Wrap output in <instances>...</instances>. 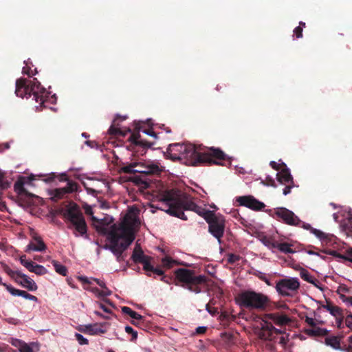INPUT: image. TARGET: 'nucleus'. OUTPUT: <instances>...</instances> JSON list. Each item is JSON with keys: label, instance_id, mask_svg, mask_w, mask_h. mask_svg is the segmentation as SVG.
Instances as JSON below:
<instances>
[{"label": "nucleus", "instance_id": "nucleus-30", "mask_svg": "<svg viewBox=\"0 0 352 352\" xmlns=\"http://www.w3.org/2000/svg\"><path fill=\"white\" fill-rule=\"evenodd\" d=\"M122 311L124 314L129 315L130 317H131L133 319L136 320H143L144 317L137 313L136 311H133L129 307H122Z\"/></svg>", "mask_w": 352, "mask_h": 352}, {"label": "nucleus", "instance_id": "nucleus-3", "mask_svg": "<svg viewBox=\"0 0 352 352\" xmlns=\"http://www.w3.org/2000/svg\"><path fill=\"white\" fill-rule=\"evenodd\" d=\"M140 222L136 217H126L118 226L113 224L108 233L110 245L108 248L116 256L118 262L124 261L123 252L135 239V229Z\"/></svg>", "mask_w": 352, "mask_h": 352}, {"label": "nucleus", "instance_id": "nucleus-60", "mask_svg": "<svg viewBox=\"0 0 352 352\" xmlns=\"http://www.w3.org/2000/svg\"><path fill=\"white\" fill-rule=\"evenodd\" d=\"M93 280L102 288L105 287V283L102 280H100L98 278H93Z\"/></svg>", "mask_w": 352, "mask_h": 352}, {"label": "nucleus", "instance_id": "nucleus-31", "mask_svg": "<svg viewBox=\"0 0 352 352\" xmlns=\"http://www.w3.org/2000/svg\"><path fill=\"white\" fill-rule=\"evenodd\" d=\"M2 270L4 272H6L11 278L14 279L16 283H19V280L17 279L18 274L21 272L14 271L10 268V267L6 263H1Z\"/></svg>", "mask_w": 352, "mask_h": 352}, {"label": "nucleus", "instance_id": "nucleus-29", "mask_svg": "<svg viewBox=\"0 0 352 352\" xmlns=\"http://www.w3.org/2000/svg\"><path fill=\"white\" fill-rule=\"evenodd\" d=\"M292 245L289 243H279L277 241L276 249H278L280 252L284 254H293L295 251L292 249Z\"/></svg>", "mask_w": 352, "mask_h": 352}, {"label": "nucleus", "instance_id": "nucleus-7", "mask_svg": "<svg viewBox=\"0 0 352 352\" xmlns=\"http://www.w3.org/2000/svg\"><path fill=\"white\" fill-rule=\"evenodd\" d=\"M175 280L181 283V286L195 294L201 292V285L206 283L207 278L204 275L197 276L195 271L179 268L174 272Z\"/></svg>", "mask_w": 352, "mask_h": 352}, {"label": "nucleus", "instance_id": "nucleus-51", "mask_svg": "<svg viewBox=\"0 0 352 352\" xmlns=\"http://www.w3.org/2000/svg\"><path fill=\"white\" fill-rule=\"evenodd\" d=\"M285 186H286L283 189V193L284 195H287L288 194H289L291 192L292 188L294 186V184H286Z\"/></svg>", "mask_w": 352, "mask_h": 352}, {"label": "nucleus", "instance_id": "nucleus-16", "mask_svg": "<svg viewBox=\"0 0 352 352\" xmlns=\"http://www.w3.org/2000/svg\"><path fill=\"white\" fill-rule=\"evenodd\" d=\"M47 246L43 241L42 238L37 234L32 235V239L27 246L26 251L43 252L46 250Z\"/></svg>", "mask_w": 352, "mask_h": 352}, {"label": "nucleus", "instance_id": "nucleus-54", "mask_svg": "<svg viewBox=\"0 0 352 352\" xmlns=\"http://www.w3.org/2000/svg\"><path fill=\"white\" fill-rule=\"evenodd\" d=\"M207 327H198L195 329V332L197 334H204L206 332Z\"/></svg>", "mask_w": 352, "mask_h": 352}, {"label": "nucleus", "instance_id": "nucleus-34", "mask_svg": "<svg viewBox=\"0 0 352 352\" xmlns=\"http://www.w3.org/2000/svg\"><path fill=\"white\" fill-rule=\"evenodd\" d=\"M52 263L54 267L56 272L64 276L67 275V269L65 265L60 264L58 261L55 260H53L52 261Z\"/></svg>", "mask_w": 352, "mask_h": 352}, {"label": "nucleus", "instance_id": "nucleus-9", "mask_svg": "<svg viewBox=\"0 0 352 352\" xmlns=\"http://www.w3.org/2000/svg\"><path fill=\"white\" fill-rule=\"evenodd\" d=\"M129 141L131 142L129 148L133 153L134 156H143L148 148L154 144L153 142L142 140L139 131L131 133Z\"/></svg>", "mask_w": 352, "mask_h": 352}, {"label": "nucleus", "instance_id": "nucleus-23", "mask_svg": "<svg viewBox=\"0 0 352 352\" xmlns=\"http://www.w3.org/2000/svg\"><path fill=\"white\" fill-rule=\"evenodd\" d=\"M269 318L272 320L275 324L278 325H283L287 324L290 319L286 315H278L277 314H270L268 315Z\"/></svg>", "mask_w": 352, "mask_h": 352}, {"label": "nucleus", "instance_id": "nucleus-38", "mask_svg": "<svg viewBox=\"0 0 352 352\" xmlns=\"http://www.w3.org/2000/svg\"><path fill=\"white\" fill-rule=\"evenodd\" d=\"M148 265L150 266V267H148V269H144V270H145L146 272H153L158 276H161L162 277V276H164V271L162 270L161 269H159V268H155L151 264V263L149 262L148 263Z\"/></svg>", "mask_w": 352, "mask_h": 352}, {"label": "nucleus", "instance_id": "nucleus-57", "mask_svg": "<svg viewBox=\"0 0 352 352\" xmlns=\"http://www.w3.org/2000/svg\"><path fill=\"white\" fill-rule=\"evenodd\" d=\"M78 279L83 284H91L89 279L86 276H78Z\"/></svg>", "mask_w": 352, "mask_h": 352}, {"label": "nucleus", "instance_id": "nucleus-15", "mask_svg": "<svg viewBox=\"0 0 352 352\" xmlns=\"http://www.w3.org/2000/svg\"><path fill=\"white\" fill-rule=\"evenodd\" d=\"M107 324V322L95 323L92 324L85 325L78 329L80 331L90 335H98L106 333V330L103 329Z\"/></svg>", "mask_w": 352, "mask_h": 352}, {"label": "nucleus", "instance_id": "nucleus-36", "mask_svg": "<svg viewBox=\"0 0 352 352\" xmlns=\"http://www.w3.org/2000/svg\"><path fill=\"white\" fill-rule=\"evenodd\" d=\"M31 272H34L37 275H44L47 274V270L43 265L34 264Z\"/></svg>", "mask_w": 352, "mask_h": 352}, {"label": "nucleus", "instance_id": "nucleus-27", "mask_svg": "<svg viewBox=\"0 0 352 352\" xmlns=\"http://www.w3.org/2000/svg\"><path fill=\"white\" fill-rule=\"evenodd\" d=\"M323 307L327 310L333 316H339L343 312L342 309L338 306L333 305L331 302H327Z\"/></svg>", "mask_w": 352, "mask_h": 352}, {"label": "nucleus", "instance_id": "nucleus-13", "mask_svg": "<svg viewBox=\"0 0 352 352\" xmlns=\"http://www.w3.org/2000/svg\"><path fill=\"white\" fill-rule=\"evenodd\" d=\"M236 201L240 206L256 211L262 210L265 207L264 203L258 201L252 195L238 197H236Z\"/></svg>", "mask_w": 352, "mask_h": 352}, {"label": "nucleus", "instance_id": "nucleus-21", "mask_svg": "<svg viewBox=\"0 0 352 352\" xmlns=\"http://www.w3.org/2000/svg\"><path fill=\"white\" fill-rule=\"evenodd\" d=\"M274 326L272 323L264 322L259 332L260 338L265 340L273 339Z\"/></svg>", "mask_w": 352, "mask_h": 352}, {"label": "nucleus", "instance_id": "nucleus-59", "mask_svg": "<svg viewBox=\"0 0 352 352\" xmlns=\"http://www.w3.org/2000/svg\"><path fill=\"white\" fill-rule=\"evenodd\" d=\"M346 326L352 331V320L348 316L346 318Z\"/></svg>", "mask_w": 352, "mask_h": 352}, {"label": "nucleus", "instance_id": "nucleus-19", "mask_svg": "<svg viewBox=\"0 0 352 352\" xmlns=\"http://www.w3.org/2000/svg\"><path fill=\"white\" fill-rule=\"evenodd\" d=\"M131 258L134 263L142 264L143 269H148V267H150L148 263L150 262L151 257L145 255L143 251H139L138 252L133 251Z\"/></svg>", "mask_w": 352, "mask_h": 352}, {"label": "nucleus", "instance_id": "nucleus-6", "mask_svg": "<svg viewBox=\"0 0 352 352\" xmlns=\"http://www.w3.org/2000/svg\"><path fill=\"white\" fill-rule=\"evenodd\" d=\"M236 302L241 307L250 310L264 311L269 305L270 300L263 293L253 290H245L238 294L236 297Z\"/></svg>", "mask_w": 352, "mask_h": 352}, {"label": "nucleus", "instance_id": "nucleus-37", "mask_svg": "<svg viewBox=\"0 0 352 352\" xmlns=\"http://www.w3.org/2000/svg\"><path fill=\"white\" fill-rule=\"evenodd\" d=\"M24 63L26 65V66L23 67L22 69V73L23 74H26L28 76H32L37 73L36 69L34 70L31 69V68L28 66V61H24Z\"/></svg>", "mask_w": 352, "mask_h": 352}, {"label": "nucleus", "instance_id": "nucleus-55", "mask_svg": "<svg viewBox=\"0 0 352 352\" xmlns=\"http://www.w3.org/2000/svg\"><path fill=\"white\" fill-rule=\"evenodd\" d=\"M142 131L150 136L157 138V134L153 131L152 129H144Z\"/></svg>", "mask_w": 352, "mask_h": 352}, {"label": "nucleus", "instance_id": "nucleus-1", "mask_svg": "<svg viewBox=\"0 0 352 352\" xmlns=\"http://www.w3.org/2000/svg\"><path fill=\"white\" fill-rule=\"evenodd\" d=\"M166 156L173 161L186 160V163L199 164L221 165V161L227 159V155L219 148L197 146L192 144H172L166 151Z\"/></svg>", "mask_w": 352, "mask_h": 352}, {"label": "nucleus", "instance_id": "nucleus-20", "mask_svg": "<svg viewBox=\"0 0 352 352\" xmlns=\"http://www.w3.org/2000/svg\"><path fill=\"white\" fill-rule=\"evenodd\" d=\"M6 289L13 296H22L25 299L30 300L34 302L38 301V298L33 296L25 291L15 289L10 285H5Z\"/></svg>", "mask_w": 352, "mask_h": 352}, {"label": "nucleus", "instance_id": "nucleus-47", "mask_svg": "<svg viewBox=\"0 0 352 352\" xmlns=\"http://www.w3.org/2000/svg\"><path fill=\"white\" fill-rule=\"evenodd\" d=\"M240 259V256L239 255H236L234 254H230L228 255V261L229 263H234Z\"/></svg>", "mask_w": 352, "mask_h": 352}, {"label": "nucleus", "instance_id": "nucleus-18", "mask_svg": "<svg viewBox=\"0 0 352 352\" xmlns=\"http://www.w3.org/2000/svg\"><path fill=\"white\" fill-rule=\"evenodd\" d=\"M17 279L19 280L18 283L29 291H36L38 288L36 283L32 279L21 272L18 274Z\"/></svg>", "mask_w": 352, "mask_h": 352}, {"label": "nucleus", "instance_id": "nucleus-42", "mask_svg": "<svg viewBox=\"0 0 352 352\" xmlns=\"http://www.w3.org/2000/svg\"><path fill=\"white\" fill-rule=\"evenodd\" d=\"M10 184L8 182L4 180V176L2 173L0 172V189L4 190L8 188Z\"/></svg>", "mask_w": 352, "mask_h": 352}, {"label": "nucleus", "instance_id": "nucleus-63", "mask_svg": "<svg viewBox=\"0 0 352 352\" xmlns=\"http://www.w3.org/2000/svg\"><path fill=\"white\" fill-rule=\"evenodd\" d=\"M133 251H136L137 252L139 251H143L142 250L140 245L138 242H136V244H135Z\"/></svg>", "mask_w": 352, "mask_h": 352}, {"label": "nucleus", "instance_id": "nucleus-33", "mask_svg": "<svg viewBox=\"0 0 352 352\" xmlns=\"http://www.w3.org/2000/svg\"><path fill=\"white\" fill-rule=\"evenodd\" d=\"M300 275L302 279L307 281V283H311L314 285H316V282L318 280L312 276L307 270L305 269H301Z\"/></svg>", "mask_w": 352, "mask_h": 352}, {"label": "nucleus", "instance_id": "nucleus-46", "mask_svg": "<svg viewBox=\"0 0 352 352\" xmlns=\"http://www.w3.org/2000/svg\"><path fill=\"white\" fill-rule=\"evenodd\" d=\"M206 309L210 313L212 316H215L218 314V309L214 307H211L209 304L206 305Z\"/></svg>", "mask_w": 352, "mask_h": 352}, {"label": "nucleus", "instance_id": "nucleus-64", "mask_svg": "<svg viewBox=\"0 0 352 352\" xmlns=\"http://www.w3.org/2000/svg\"><path fill=\"white\" fill-rule=\"evenodd\" d=\"M349 227L351 228V230L352 232V214H350V217L349 218Z\"/></svg>", "mask_w": 352, "mask_h": 352}, {"label": "nucleus", "instance_id": "nucleus-4", "mask_svg": "<svg viewBox=\"0 0 352 352\" xmlns=\"http://www.w3.org/2000/svg\"><path fill=\"white\" fill-rule=\"evenodd\" d=\"M15 94L17 96L30 98L32 95L34 100L42 104L45 101L47 92L44 87H41L39 81L34 78L32 80L21 78L16 81Z\"/></svg>", "mask_w": 352, "mask_h": 352}, {"label": "nucleus", "instance_id": "nucleus-10", "mask_svg": "<svg viewBox=\"0 0 352 352\" xmlns=\"http://www.w3.org/2000/svg\"><path fill=\"white\" fill-rule=\"evenodd\" d=\"M206 222L208 224V232L221 243L226 227L223 217L214 213Z\"/></svg>", "mask_w": 352, "mask_h": 352}, {"label": "nucleus", "instance_id": "nucleus-43", "mask_svg": "<svg viewBox=\"0 0 352 352\" xmlns=\"http://www.w3.org/2000/svg\"><path fill=\"white\" fill-rule=\"evenodd\" d=\"M75 337L78 342V343L81 345L88 344L89 341L87 338H84L81 334L76 333L75 334Z\"/></svg>", "mask_w": 352, "mask_h": 352}, {"label": "nucleus", "instance_id": "nucleus-40", "mask_svg": "<svg viewBox=\"0 0 352 352\" xmlns=\"http://www.w3.org/2000/svg\"><path fill=\"white\" fill-rule=\"evenodd\" d=\"M125 331L128 333V334H131L132 338L131 339V341H134L137 339L138 338V332L136 331H135L130 326H126L125 327Z\"/></svg>", "mask_w": 352, "mask_h": 352}, {"label": "nucleus", "instance_id": "nucleus-8", "mask_svg": "<svg viewBox=\"0 0 352 352\" xmlns=\"http://www.w3.org/2000/svg\"><path fill=\"white\" fill-rule=\"evenodd\" d=\"M120 171L126 174L139 173L146 175H159L163 169L158 163L139 158L122 166Z\"/></svg>", "mask_w": 352, "mask_h": 352}, {"label": "nucleus", "instance_id": "nucleus-32", "mask_svg": "<svg viewBox=\"0 0 352 352\" xmlns=\"http://www.w3.org/2000/svg\"><path fill=\"white\" fill-rule=\"evenodd\" d=\"M260 241L269 249H276L277 241L274 240L272 238L267 236H262L260 238Z\"/></svg>", "mask_w": 352, "mask_h": 352}, {"label": "nucleus", "instance_id": "nucleus-28", "mask_svg": "<svg viewBox=\"0 0 352 352\" xmlns=\"http://www.w3.org/2000/svg\"><path fill=\"white\" fill-rule=\"evenodd\" d=\"M324 343L327 346H331L334 349L342 350L340 346V341L338 337L337 336H331L327 337L325 338Z\"/></svg>", "mask_w": 352, "mask_h": 352}, {"label": "nucleus", "instance_id": "nucleus-44", "mask_svg": "<svg viewBox=\"0 0 352 352\" xmlns=\"http://www.w3.org/2000/svg\"><path fill=\"white\" fill-rule=\"evenodd\" d=\"M83 208L85 210V213L87 215H93V210L90 206L86 204L85 206H84ZM91 219L94 221H98V219L94 216H92Z\"/></svg>", "mask_w": 352, "mask_h": 352}, {"label": "nucleus", "instance_id": "nucleus-17", "mask_svg": "<svg viewBox=\"0 0 352 352\" xmlns=\"http://www.w3.org/2000/svg\"><path fill=\"white\" fill-rule=\"evenodd\" d=\"M284 168L277 173V180L281 184H294L293 177L292 176L289 169L285 164H283Z\"/></svg>", "mask_w": 352, "mask_h": 352}, {"label": "nucleus", "instance_id": "nucleus-35", "mask_svg": "<svg viewBox=\"0 0 352 352\" xmlns=\"http://www.w3.org/2000/svg\"><path fill=\"white\" fill-rule=\"evenodd\" d=\"M162 265L166 268H171L177 262L170 256H165L162 259Z\"/></svg>", "mask_w": 352, "mask_h": 352}, {"label": "nucleus", "instance_id": "nucleus-22", "mask_svg": "<svg viewBox=\"0 0 352 352\" xmlns=\"http://www.w3.org/2000/svg\"><path fill=\"white\" fill-rule=\"evenodd\" d=\"M118 119L123 120L126 119V117H121L120 116L117 115L116 118L113 120V124L109 129V133L115 136L120 135L124 137L126 135V131L123 132L120 129L116 127V122ZM131 129L127 130V132L131 133Z\"/></svg>", "mask_w": 352, "mask_h": 352}, {"label": "nucleus", "instance_id": "nucleus-56", "mask_svg": "<svg viewBox=\"0 0 352 352\" xmlns=\"http://www.w3.org/2000/svg\"><path fill=\"white\" fill-rule=\"evenodd\" d=\"M344 258L350 262H352V248L346 251Z\"/></svg>", "mask_w": 352, "mask_h": 352}, {"label": "nucleus", "instance_id": "nucleus-50", "mask_svg": "<svg viewBox=\"0 0 352 352\" xmlns=\"http://www.w3.org/2000/svg\"><path fill=\"white\" fill-rule=\"evenodd\" d=\"M103 289L101 290L100 293V297H105L110 296L111 294V291L106 286L105 287L102 288Z\"/></svg>", "mask_w": 352, "mask_h": 352}, {"label": "nucleus", "instance_id": "nucleus-62", "mask_svg": "<svg viewBox=\"0 0 352 352\" xmlns=\"http://www.w3.org/2000/svg\"><path fill=\"white\" fill-rule=\"evenodd\" d=\"M100 307L106 313L110 314L111 311L110 309H109L107 307H106L104 305L100 303Z\"/></svg>", "mask_w": 352, "mask_h": 352}, {"label": "nucleus", "instance_id": "nucleus-58", "mask_svg": "<svg viewBox=\"0 0 352 352\" xmlns=\"http://www.w3.org/2000/svg\"><path fill=\"white\" fill-rule=\"evenodd\" d=\"M161 280H162L163 282L166 283L168 284H170L173 280V278L170 276L164 275L161 278Z\"/></svg>", "mask_w": 352, "mask_h": 352}, {"label": "nucleus", "instance_id": "nucleus-52", "mask_svg": "<svg viewBox=\"0 0 352 352\" xmlns=\"http://www.w3.org/2000/svg\"><path fill=\"white\" fill-rule=\"evenodd\" d=\"M84 289H87V290H89L91 292H92L93 293H94L96 296H98V297H100V290L97 288V287H84Z\"/></svg>", "mask_w": 352, "mask_h": 352}, {"label": "nucleus", "instance_id": "nucleus-49", "mask_svg": "<svg viewBox=\"0 0 352 352\" xmlns=\"http://www.w3.org/2000/svg\"><path fill=\"white\" fill-rule=\"evenodd\" d=\"M34 263L32 261H22V265L27 268L30 272L32 271V268L34 267Z\"/></svg>", "mask_w": 352, "mask_h": 352}, {"label": "nucleus", "instance_id": "nucleus-25", "mask_svg": "<svg viewBox=\"0 0 352 352\" xmlns=\"http://www.w3.org/2000/svg\"><path fill=\"white\" fill-rule=\"evenodd\" d=\"M55 178H58V179L60 182H66V181H67V182H68L69 181L68 179V177L67 175V174L62 173L60 175H56L54 173H50V174H49L47 175H45V178L43 179V181L47 182V183H50V182H53Z\"/></svg>", "mask_w": 352, "mask_h": 352}, {"label": "nucleus", "instance_id": "nucleus-12", "mask_svg": "<svg viewBox=\"0 0 352 352\" xmlns=\"http://www.w3.org/2000/svg\"><path fill=\"white\" fill-rule=\"evenodd\" d=\"M274 214L286 224L298 226L301 225L302 221L292 211L286 208H278L275 210Z\"/></svg>", "mask_w": 352, "mask_h": 352}, {"label": "nucleus", "instance_id": "nucleus-5", "mask_svg": "<svg viewBox=\"0 0 352 352\" xmlns=\"http://www.w3.org/2000/svg\"><path fill=\"white\" fill-rule=\"evenodd\" d=\"M67 228L76 237L88 238L87 222L82 211L76 204H72L64 213Z\"/></svg>", "mask_w": 352, "mask_h": 352}, {"label": "nucleus", "instance_id": "nucleus-61", "mask_svg": "<svg viewBox=\"0 0 352 352\" xmlns=\"http://www.w3.org/2000/svg\"><path fill=\"white\" fill-rule=\"evenodd\" d=\"M270 164L271 167L276 170H278L280 169V165L276 162L272 161Z\"/></svg>", "mask_w": 352, "mask_h": 352}, {"label": "nucleus", "instance_id": "nucleus-2", "mask_svg": "<svg viewBox=\"0 0 352 352\" xmlns=\"http://www.w3.org/2000/svg\"><path fill=\"white\" fill-rule=\"evenodd\" d=\"M160 203L164 206L160 208L171 216L187 220L184 210H191L203 217L206 221L214 213L197 205L191 199L177 189L166 190L158 195Z\"/></svg>", "mask_w": 352, "mask_h": 352}, {"label": "nucleus", "instance_id": "nucleus-48", "mask_svg": "<svg viewBox=\"0 0 352 352\" xmlns=\"http://www.w3.org/2000/svg\"><path fill=\"white\" fill-rule=\"evenodd\" d=\"M294 34L296 36L297 38H300L302 37V27H296L294 30Z\"/></svg>", "mask_w": 352, "mask_h": 352}, {"label": "nucleus", "instance_id": "nucleus-53", "mask_svg": "<svg viewBox=\"0 0 352 352\" xmlns=\"http://www.w3.org/2000/svg\"><path fill=\"white\" fill-rule=\"evenodd\" d=\"M305 322L307 323L309 326L311 327H315L316 326V324L315 322V320L314 318L306 316L305 318Z\"/></svg>", "mask_w": 352, "mask_h": 352}, {"label": "nucleus", "instance_id": "nucleus-24", "mask_svg": "<svg viewBox=\"0 0 352 352\" xmlns=\"http://www.w3.org/2000/svg\"><path fill=\"white\" fill-rule=\"evenodd\" d=\"M306 334L310 336H327L329 331L326 329L320 327H313V329H305Z\"/></svg>", "mask_w": 352, "mask_h": 352}, {"label": "nucleus", "instance_id": "nucleus-41", "mask_svg": "<svg viewBox=\"0 0 352 352\" xmlns=\"http://www.w3.org/2000/svg\"><path fill=\"white\" fill-rule=\"evenodd\" d=\"M311 232L320 240H323L327 238V234L325 233L316 228H311Z\"/></svg>", "mask_w": 352, "mask_h": 352}, {"label": "nucleus", "instance_id": "nucleus-39", "mask_svg": "<svg viewBox=\"0 0 352 352\" xmlns=\"http://www.w3.org/2000/svg\"><path fill=\"white\" fill-rule=\"evenodd\" d=\"M19 343L20 352H34L33 349L25 342L17 340Z\"/></svg>", "mask_w": 352, "mask_h": 352}, {"label": "nucleus", "instance_id": "nucleus-26", "mask_svg": "<svg viewBox=\"0 0 352 352\" xmlns=\"http://www.w3.org/2000/svg\"><path fill=\"white\" fill-rule=\"evenodd\" d=\"M14 190L19 195H25L28 197H33L34 195L29 192L23 186V183L21 182H16L14 184Z\"/></svg>", "mask_w": 352, "mask_h": 352}, {"label": "nucleus", "instance_id": "nucleus-11", "mask_svg": "<svg viewBox=\"0 0 352 352\" xmlns=\"http://www.w3.org/2000/svg\"><path fill=\"white\" fill-rule=\"evenodd\" d=\"M299 287L300 283L296 278L280 279L276 285L277 292L282 296H292L290 292H296Z\"/></svg>", "mask_w": 352, "mask_h": 352}, {"label": "nucleus", "instance_id": "nucleus-14", "mask_svg": "<svg viewBox=\"0 0 352 352\" xmlns=\"http://www.w3.org/2000/svg\"><path fill=\"white\" fill-rule=\"evenodd\" d=\"M78 189V184L76 182L73 181H69L67 186L63 188H59L54 189L52 192V199L56 201L64 197L66 194L72 193L76 191Z\"/></svg>", "mask_w": 352, "mask_h": 352}, {"label": "nucleus", "instance_id": "nucleus-45", "mask_svg": "<svg viewBox=\"0 0 352 352\" xmlns=\"http://www.w3.org/2000/svg\"><path fill=\"white\" fill-rule=\"evenodd\" d=\"M337 327L340 329L343 328L344 314L341 313L340 316H336Z\"/></svg>", "mask_w": 352, "mask_h": 352}]
</instances>
